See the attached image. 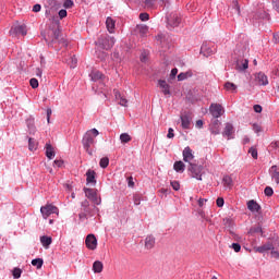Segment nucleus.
Wrapping results in <instances>:
<instances>
[{
  "label": "nucleus",
  "mask_w": 279,
  "mask_h": 279,
  "mask_svg": "<svg viewBox=\"0 0 279 279\" xmlns=\"http://www.w3.org/2000/svg\"><path fill=\"white\" fill-rule=\"evenodd\" d=\"M84 193H85L87 199H92L93 197H95L97 195V190L84 187Z\"/></svg>",
  "instance_id": "obj_33"
},
{
  "label": "nucleus",
  "mask_w": 279,
  "mask_h": 279,
  "mask_svg": "<svg viewBox=\"0 0 279 279\" xmlns=\"http://www.w3.org/2000/svg\"><path fill=\"white\" fill-rule=\"evenodd\" d=\"M189 77H193V72L187 71V72H181L178 75V81L179 82H184V80H189Z\"/></svg>",
  "instance_id": "obj_34"
},
{
  "label": "nucleus",
  "mask_w": 279,
  "mask_h": 279,
  "mask_svg": "<svg viewBox=\"0 0 279 279\" xmlns=\"http://www.w3.org/2000/svg\"><path fill=\"white\" fill-rule=\"evenodd\" d=\"M106 25L109 34H114L116 22L112 17H107Z\"/></svg>",
  "instance_id": "obj_31"
},
{
  "label": "nucleus",
  "mask_w": 279,
  "mask_h": 279,
  "mask_svg": "<svg viewBox=\"0 0 279 279\" xmlns=\"http://www.w3.org/2000/svg\"><path fill=\"white\" fill-rule=\"evenodd\" d=\"M173 169L174 171H177V173H184V169H186V166L183 161H175L173 165Z\"/></svg>",
  "instance_id": "obj_30"
},
{
  "label": "nucleus",
  "mask_w": 279,
  "mask_h": 279,
  "mask_svg": "<svg viewBox=\"0 0 279 279\" xmlns=\"http://www.w3.org/2000/svg\"><path fill=\"white\" fill-rule=\"evenodd\" d=\"M90 202H93L96 206H99V204H101V198L97 197V194H96V196L93 197Z\"/></svg>",
  "instance_id": "obj_53"
},
{
  "label": "nucleus",
  "mask_w": 279,
  "mask_h": 279,
  "mask_svg": "<svg viewBox=\"0 0 279 279\" xmlns=\"http://www.w3.org/2000/svg\"><path fill=\"white\" fill-rule=\"evenodd\" d=\"M40 213L44 219H47L50 215H58L59 210L58 207L53 205H46L40 208Z\"/></svg>",
  "instance_id": "obj_10"
},
{
  "label": "nucleus",
  "mask_w": 279,
  "mask_h": 279,
  "mask_svg": "<svg viewBox=\"0 0 279 279\" xmlns=\"http://www.w3.org/2000/svg\"><path fill=\"white\" fill-rule=\"evenodd\" d=\"M154 245H156V238L153 235H148L145 239V247L146 250H153Z\"/></svg>",
  "instance_id": "obj_25"
},
{
  "label": "nucleus",
  "mask_w": 279,
  "mask_h": 279,
  "mask_svg": "<svg viewBox=\"0 0 279 279\" xmlns=\"http://www.w3.org/2000/svg\"><path fill=\"white\" fill-rule=\"evenodd\" d=\"M28 149L29 151H36V149H38V143L36 140L32 137L28 138Z\"/></svg>",
  "instance_id": "obj_35"
},
{
  "label": "nucleus",
  "mask_w": 279,
  "mask_h": 279,
  "mask_svg": "<svg viewBox=\"0 0 279 279\" xmlns=\"http://www.w3.org/2000/svg\"><path fill=\"white\" fill-rule=\"evenodd\" d=\"M40 10H41L40 4H35V5L33 7V12H40Z\"/></svg>",
  "instance_id": "obj_64"
},
{
  "label": "nucleus",
  "mask_w": 279,
  "mask_h": 279,
  "mask_svg": "<svg viewBox=\"0 0 279 279\" xmlns=\"http://www.w3.org/2000/svg\"><path fill=\"white\" fill-rule=\"evenodd\" d=\"M60 23L54 24L51 29L48 32V36L50 38L45 37L46 43H48V47H53V45H61L62 47H68L66 40L64 38L60 39Z\"/></svg>",
  "instance_id": "obj_1"
},
{
  "label": "nucleus",
  "mask_w": 279,
  "mask_h": 279,
  "mask_svg": "<svg viewBox=\"0 0 279 279\" xmlns=\"http://www.w3.org/2000/svg\"><path fill=\"white\" fill-rule=\"evenodd\" d=\"M271 179L275 180L276 184H279V168L278 166H271L270 168Z\"/></svg>",
  "instance_id": "obj_24"
},
{
  "label": "nucleus",
  "mask_w": 279,
  "mask_h": 279,
  "mask_svg": "<svg viewBox=\"0 0 279 279\" xmlns=\"http://www.w3.org/2000/svg\"><path fill=\"white\" fill-rule=\"evenodd\" d=\"M271 250H274V243L271 242H266L262 246L254 247V251L257 252L258 254H265V252H269Z\"/></svg>",
  "instance_id": "obj_16"
},
{
  "label": "nucleus",
  "mask_w": 279,
  "mask_h": 279,
  "mask_svg": "<svg viewBox=\"0 0 279 279\" xmlns=\"http://www.w3.org/2000/svg\"><path fill=\"white\" fill-rule=\"evenodd\" d=\"M167 23L169 27H179L182 23V17L178 13H170L167 17Z\"/></svg>",
  "instance_id": "obj_11"
},
{
  "label": "nucleus",
  "mask_w": 279,
  "mask_h": 279,
  "mask_svg": "<svg viewBox=\"0 0 279 279\" xmlns=\"http://www.w3.org/2000/svg\"><path fill=\"white\" fill-rule=\"evenodd\" d=\"M120 141L121 143L125 144V143H130L132 141V136H130V134L128 133H122L120 135Z\"/></svg>",
  "instance_id": "obj_38"
},
{
  "label": "nucleus",
  "mask_w": 279,
  "mask_h": 279,
  "mask_svg": "<svg viewBox=\"0 0 279 279\" xmlns=\"http://www.w3.org/2000/svg\"><path fill=\"white\" fill-rule=\"evenodd\" d=\"M56 167L62 168L64 166V160L56 159L54 161Z\"/></svg>",
  "instance_id": "obj_54"
},
{
  "label": "nucleus",
  "mask_w": 279,
  "mask_h": 279,
  "mask_svg": "<svg viewBox=\"0 0 279 279\" xmlns=\"http://www.w3.org/2000/svg\"><path fill=\"white\" fill-rule=\"evenodd\" d=\"M226 202L223 201V197H218L217 201H216V204L218 206V208H223V204Z\"/></svg>",
  "instance_id": "obj_48"
},
{
  "label": "nucleus",
  "mask_w": 279,
  "mask_h": 279,
  "mask_svg": "<svg viewBox=\"0 0 279 279\" xmlns=\"http://www.w3.org/2000/svg\"><path fill=\"white\" fill-rule=\"evenodd\" d=\"M205 202H208V199H206V198H199L198 199V206H199V208H203L204 207V203Z\"/></svg>",
  "instance_id": "obj_62"
},
{
  "label": "nucleus",
  "mask_w": 279,
  "mask_h": 279,
  "mask_svg": "<svg viewBox=\"0 0 279 279\" xmlns=\"http://www.w3.org/2000/svg\"><path fill=\"white\" fill-rule=\"evenodd\" d=\"M250 66V61L247 59H242L236 61L235 69L236 71H245Z\"/></svg>",
  "instance_id": "obj_21"
},
{
  "label": "nucleus",
  "mask_w": 279,
  "mask_h": 279,
  "mask_svg": "<svg viewBox=\"0 0 279 279\" xmlns=\"http://www.w3.org/2000/svg\"><path fill=\"white\" fill-rule=\"evenodd\" d=\"M40 243L46 250H49V245L53 243V240L51 239V236L43 235L40 236Z\"/></svg>",
  "instance_id": "obj_26"
},
{
  "label": "nucleus",
  "mask_w": 279,
  "mask_h": 279,
  "mask_svg": "<svg viewBox=\"0 0 279 279\" xmlns=\"http://www.w3.org/2000/svg\"><path fill=\"white\" fill-rule=\"evenodd\" d=\"M233 8H235L238 14H241V7L239 5V0H233Z\"/></svg>",
  "instance_id": "obj_49"
},
{
  "label": "nucleus",
  "mask_w": 279,
  "mask_h": 279,
  "mask_svg": "<svg viewBox=\"0 0 279 279\" xmlns=\"http://www.w3.org/2000/svg\"><path fill=\"white\" fill-rule=\"evenodd\" d=\"M221 122L219 120H214V122L209 125V130L211 134H219L221 132Z\"/></svg>",
  "instance_id": "obj_22"
},
{
  "label": "nucleus",
  "mask_w": 279,
  "mask_h": 279,
  "mask_svg": "<svg viewBox=\"0 0 279 279\" xmlns=\"http://www.w3.org/2000/svg\"><path fill=\"white\" fill-rule=\"evenodd\" d=\"M156 0H144L146 8H154Z\"/></svg>",
  "instance_id": "obj_51"
},
{
  "label": "nucleus",
  "mask_w": 279,
  "mask_h": 279,
  "mask_svg": "<svg viewBox=\"0 0 279 279\" xmlns=\"http://www.w3.org/2000/svg\"><path fill=\"white\" fill-rule=\"evenodd\" d=\"M225 89L230 90L231 93H236V85L234 83L227 82L225 83Z\"/></svg>",
  "instance_id": "obj_37"
},
{
  "label": "nucleus",
  "mask_w": 279,
  "mask_h": 279,
  "mask_svg": "<svg viewBox=\"0 0 279 279\" xmlns=\"http://www.w3.org/2000/svg\"><path fill=\"white\" fill-rule=\"evenodd\" d=\"M271 149H279V141L270 143Z\"/></svg>",
  "instance_id": "obj_60"
},
{
  "label": "nucleus",
  "mask_w": 279,
  "mask_h": 279,
  "mask_svg": "<svg viewBox=\"0 0 279 279\" xmlns=\"http://www.w3.org/2000/svg\"><path fill=\"white\" fill-rule=\"evenodd\" d=\"M134 32L135 34H137V36H141V38H145V36L149 34V26L145 24H140L135 27Z\"/></svg>",
  "instance_id": "obj_14"
},
{
  "label": "nucleus",
  "mask_w": 279,
  "mask_h": 279,
  "mask_svg": "<svg viewBox=\"0 0 279 279\" xmlns=\"http://www.w3.org/2000/svg\"><path fill=\"white\" fill-rule=\"evenodd\" d=\"M85 245L87 250H97V238L95 236V234L90 233L86 236Z\"/></svg>",
  "instance_id": "obj_13"
},
{
  "label": "nucleus",
  "mask_w": 279,
  "mask_h": 279,
  "mask_svg": "<svg viewBox=\"0 0 279 279\" xmlns=\"http://www.w3.org/2000/svg\"><path fill=\"white\" fill-rule=\"evenodd\" d=\"M59 19H66V10H64V9H61L60 11H59Z\"/></svg>",
  "instance_id": "obj_55"
},
{
  "label": "nucleus",
  "mask_w": 279,
  "mask_h": 279,
  "mask_svg": "<svg viewBox=\"0 0 279 279\" xmlns=\"http://www.w3.org/2000/svg\"><path fill=\"white\" fill-rule=\"evenodd\" d=\"M94 207H90V203L88 202V199H84L81 203V213L78 214V219L80 221H84V219H88V217H93V209Z\"/></svg>",
  "instance_id": "obj_4"
},
{
  "label": "nucleus",
  "mask_w": 279,
  "mask_h": 279,
  "mask_svg": "<svg viewBox=\"0 0 279 279\" xmlns=\"http://www.w3.org/2000/svg\"><path fill=\"white\" fill-rule=\"evenodd\" d=\"M75 66H77V57L73 56L71 57L70 68L75 69Z\"/></svg>",
  "instance_id": "obj_45"
},
{
  "label": "nucleus",
  "mask_w": 279,
  "mask_h": 279,
  "mask_svg": "<svg viewBox=\"0 0 279 279\" xmlns=\"http://www.w3.org/2000/svg\"><path fill=\"white\" fill-rule=\"evenodd\" d=\"M74 3L73 0H65L63 3V8L71 9L73 8Z\"/></svg>",
  "instance_id": "obj_46"
},
{
  "label": "nucleus",
  "mask_w": 279,
  "mask_h": 279,
  "mask_svg": "<svg viewBox=\"0 0 279 279\" xmlns=\"http://www.w3.org/2000/svg\"><path fill=\"white\" fill-rule=\"evenodd\" d=\"M97 172L95 170H87L86 172V183L87 184H97Z\"/></svg>",
  "instance_id": "obj_17"
},
{
  "label": "nucleus",
  "mask_w": 279,
  "mask_h": 279,
  "mask_svg": "<svg viewBox=\"0 0 279 279\" xmlns=\"http://www.w3.org/2000/svg\"><path fill=\"white\" fill-rule=\"evenodd\" d=\"M148 19H149V14L148 13H141L140 14V20L147 21Z\"/></svg>",
  "instance_id": "obj_57"
},
{
  "label": "nucleus",
  "mask_w": 279,
  "mask_h": 279,
  "mask_svg": "<svg viewBox=\"0 0 279 279\" xmlns=\"http://www.w3.org/2000/svg\"><path fill=\"white\" fill-rule=\"evenodd\" d=\"M222 184H223V186H226V189H232V186H234V182L232 181V177L225 175L222 178Z\"/></svg>",
  "instance_id": "obj_28"
},
{
  "label": "nucleus",
  "mask_w": 279,
  "mask_h": 279,
  "mask_svg": "<svg viewBox=\"0 0 279 279\" xmlns=\"http://www.w3.org/2000/svg\"><path fill=\"white\" fill-rule=\"evenodd\" d=\"M232 250H234V252H241V244H239V243H233V244H232Z\"/></svg>",
  "instance_id": "obj_56"
},
{
  "label": "nucleus",
  "mask_w": 279,
  "mask_h": 279,
  "mask_svg": "<svg viewBox=\"0 0 279 279\" xmlns=\"http://www.w3.org/2000/svg\"><path fill=\"white\" fill-rule=\"evenodd\" d=\"M89 76L92 77L93 82H99V80H104V74L98 70L92 71Z\"/></svg>",
  "instance_id": "obj_27"
},
{
  "label": "nucleus",
  "mask_w": 279,
  "mask_h": 279,
  "mask_svg": "<svg viewBox=\"0 0 279 279\" xmlns=\"http://www.w3.org/2000/svg\"><path fill=\"white\" fill-rule=\"evenodd\" d=\"M194 158H195V155H193V149H191V147L186 146L183 149V160H184V162H189V165H191V162Z\"/></svg>",
  "instance_id": "obj_15"
},
{
  "label": "nucleus",
  "mask_w": 279,
  "mask_h": 279,
  "mask_svg": "<svg viewBox=\"0 0 279 279\" xmlns=\"http://www.w3.org/2000/svg\"><path fill=\"white\" fill-rule=\"evenodd\" d=\"M9 34L13 38H16V36H27V26L26 25L12 26Z\"/></svg>",
  "instance_id": "obj_7"
},
{
  "label": "nucleus",
  "mask_w": 279,
  "mask_h": 279,
  "mask_svg": "<svg viewBox=\"0 0 279 279\" xmlns=\"http://www.w3.org/2000/svg\"><path fill=\"white\" fill-rule=\"evenodd\" d=\"M209 112L214 119H219V117H223L226 110L223 109V106L219 104H211L209 107Z\"/></svg>",
  "instance_id": "obj_8"
},
{
  "label": "nucleus",
  "mask_w": 279,
  "mask_h": 279,
  "mask_svg": "<svg viewBox=\"0 0 279 279\" xmlns=\"http://www.w3.org/2000/svg\"><path fill=\"white\" fill-rule=\"evenodd\" d=\"M44 263L43 258H35L32 260L33 267H37V269H43Z\"/></svg>",
  "instance_id": "obj_36"
},
{
  "label": "nucleus",
  "mask_w": 279,
  "mask_h": 279,
  "mask_svg": "<svg viewBox=\"0 0 279 279\" xmlns=\"http://www.w3.org/2000/svg\"><path fill=\"white\" fill-rule=\"evenodd\" d=\"M274 8L277 12H279V0H272Z\"/></svg>",
  "instance_id": "obj_63"
},
{
  "label": "nucleus",
  "mask_w": 279,
  "mask_h": 279,
  "mask_svg": "<svg viewBox=\"0 0 279 279\" xmlns=\"http://www.w3.org/2000/svg\"><path fill=\"white\" fill-rule=\"evenodd\" d=\"M270 256L271 258H275L276 260H279V251H276V247H274L272 250H270Z\"/></svg>",
  "instance_id": "obj_43"
},
{
  "label": "nucleus",
  "mask_w": 279,
  "mask_h": 279,
  "mask_svg": "<svg viewBox=\"0 0 279 279\" xmlns=\"http://www.w3.org/2000/svg\"><path fill=\"white\" fill-rule=\"evenodd\" d=\"M46 157L48 160H53L56 158V148L51 145V143H47L45 146Z\"/></svg>",
  "instance_id": "obj_18"
},
{
  "label": "nucleus",
  "mask_w": 279,
  "mask_h": 279,
  "mask_svg": "<svg viewBox=\"0 0 279 279\" xmlns=\"http://www.w3.org/2000/svg\"><path fill=\"white\" fill-rule=\"evenodd\" d=\"M113 95L116 97V99L119 101L120 106H124V108H126L128 106V98L123 97L121 95V92H119L118 89H113Z\"/></svg>",
  "instance_id": "obj_20"
},
{
  "label": "nucleus",
  "mask_w": 279,
  "mask_h": 279,
  "mask_svg": "<svg viewBox=\"0 0 279 279\" xmlns=\"http://www.w3.org/2000/svg\"><path fill=\"white\" fill-rule=\"evenodd\" d=\"M248 154H251L252 158H254V160L258 159V150L255 147H251L248 149Z\"/></svg>",
  "instance_id": "obj_40"
},
{
  "label": "nucleus",
  "mask_w": 279,
  "mask_h": 279,
  "mask_svg": "<svg viewBox=\"0 0 279 279\" xmlns=\"http://www.w3.org/2000/svg\"><path fill=\"white\" fill-rule=\"evenodd\" d=\"M28 130H29V134H36V126H34V124H32V121L28 122Z\"/></svg>",
  "instance_id": "obj_47"
},
{
  "label": "nucleus",
  "mask_w": 279,
  "mask_h": 279,
  "mask_svg": "<svg viewBox=\"0 0 279 279\" xmlns=\"http://www.w3.org/2000/svg\"><path fill=\"white\" fill-rule=\"evenodd\" d=\"M214 52H215V50L211 48H208L207 45H203L201 47V53H203V56H205V58H208V56H213Z\"/></svg>",
  "instance_id": "obj_32"
},
{
  "label": "nucleus",
  "mask_w": 279,
  "mask_h": 279,
  "mask_svg": "<svg viewBox=\"0 0 279 279\" xmlns=\"http://www.w3.org/2000/svg\"><path fill=\"white\" fill-rule=\"evenodd\" d=\"M264 193L266 197H271V195H274V189H271V186H266Z\"/></svg>",
  "instance_id": "obj_42"
},
{
  "label": "nucleus",
  "mask_w": 279,
  "mask_h": 279,
  "mask_svg": "<svg viewBox=\"0 0 279 279\" xmlns=\"http://www.w3.org/2000/svg\"><path fill=\"white\" fill-rule=\"evenodd\" d=\"M29 84L32 88H38V80L37 78H31Z\"/></svg>",
  "instance_id": "obj_50"
},
{
  "label": "nucleus",
  "mask_w": 279,
  "mask_h": 279,
  "mask_svg": "<svg viewBox=\"0 0 279 279\" xmlns=\"http://www.w3.org/2000/svg\"><path fill=\"white\" fill-rule=\"evenodd\" d=\"M173 136H175V134H173V129L170 128V129L168 130L167 138H173Z\"/></svg>",
  "instance_id": "obj_61"
},
{
  "label": "nucleus",
  "mask_w": 279,
  "mask_h": 279,
  "mask_svg": "<svg viewBox=\"0 0 279 279\" xmlns=\"http://www.w3.org/2000/svg\"><path fill=\"white\" fill-rule=\"evenodd\" d=\"M181 119V128L183 130H191V125L193 123V113L185 111L180 116Z\"/></svg>",
  "instance_id": "obj_6"
},
{
  "label": "nucleus",
  "mask_w": 279,
  "mask_h": 279,
  "mask_svg": "<svg viewBox=\"0 0 279 279\" xmlns=\"http://www.w3.org/2000/svg\"><path fill=\"white\" fill-rule=\"evenodd\" d=\"M99 136V131L97 129H92L87 131L82 140L83 147L88 156H93L92 145H95V137Z\"/></svg>",
  "instance_id": "obj_2"
},
{
  "label": "nucleus",
  "mask_w": 279,
  "mask_h": 279,
  "mask_svg": "<svg viewBox=\"0 0 279 279\" xmlns=\"http://www.w3.org/2000/svg\"><path fill=\"white\" fill-rule=\"evenodd\" d=\"M93 271L94 274H101V271H104V263H101L100 260L94 262Z\"/></svg>",
  "instance_id": "obj_29"
},
{
  "label": "nucleus",
  "mask_w": 279,
  "mask_h": 279,
  "mask_svg": "<svg viewBox=\"0 0 279 279\" xmlns=\"http://www.w3.org/2000/svg\"><path fill=\"white\" fill-rule=\"evenodd\" d=\"M253 131L255 134H260V132H263V128L260 125H258L257 123H254Z\"/></svg>",
  "instance_id": "obj_44"
},
{
  "label": "nucleus",
  "mask_w": 279,
  "mask_h": 279,
  "mask_svg": "<svg viewBox=\"0 0 279 279\" xmlns=\"http://www.w3.org/2000/svg\"><path fill=\"white\" fill-rule=\"evenodd\" d=\"M187 171H190L192 178L202 180V171H204V166L190 162Z\"/></svg>",
  "instance_id": "obj_5"
},
{
  "label": "nucleus",
  "mask_w": 279,
  "mask_h": 279,
  "mask_svg": "<svg viewBox=\"0 0 279 279\" xmlns=\"http://www.w3.org/2000/svg\"><path fill=\"white\" fill-rule=\"evenodd\" d=\"M222 136H225V138L228 141H232V138H234V125H232V123L227 122L225 124Z\"/></svg>",
  "instance_id": "obj_12"
},
{
  "label": "nucleus",
  "mask_w": 279,
  "mask_h": 279,
  "mask_svg": "<svg viewBox=\"0 0 279 279\" xmlns=\"http://www.w3.org/2000/svg\"><path fill=\"white\" fill-rule=\"evenodd\" d=\"M253 109H254V111L257 112V113L263 112V107H262L260 105H255V106L253 107Z\"/></svg>",
  "instance_id": "obj_59"
},
{
  "label": "nucleus",
  "mask_w": 279,
  "mask_h": 279,
  "mask_svg": "<svg viewBox=\"0 0 279 279\" xmlns=\"http://www.w3.org/2000/svg\"><path fill=\"white\" fill-rule=\"evenodd\" d=\"M158 84L163 95H171V86L167 83V81L159 80Z\"/></svg>",
  "instance_id": "obj_19"
},
{
  "label": "nucleus",
  "mask_w": 279,
  "mask_h": 279,
  "mask_svg": "<svg viewBox=\"0 0 279 279\" xmlns=\"http://www.w3.org/2000/svg\"><path fill=\"white\" fill-rule=\"evenodd\" d=\"M108 165H110V159L108 157H102L99 161L101 169H107Z\"/></svg>",
  "instance_id": "obj_39"
},
{
  "label": "nucleus",
  "mask_w": 279,
  "mask_h": 279,
  "mask_svg": "<svg viewBox=\"0 0 279 279\" xmlns=\"http://www.w3.org/2000/svg\"><path fill=\"white\" fill-rule=\"evenodd\" d=\"M251 232H255V233H260V234H263V228L262 227H255V228H253V229H251Z\"/></svg>",
  "instance_id": "obj_58"
},
{
  "label": "nucleus",
  "mask_w": 279,
  "mask_h": 279,
  "mask_svg": "<svg viewBox=\"0 0 279 279\" xmlns=\"http://www.w3.org/2000/svg\"><path fill=\"white\" fill-rule=\"evenodd\" d=\"M247 208L251 213H260V205L254 199L247 202Z\"/></svg>",
  "instance_id": "obj_23"
},
{
  "label": "nucleus",
  "mask_w": 279,
  "mask_h": 279,
  "mask_svg": "<svg viewBox=\"0 0 279 279\" xmlns=\"http://www.w3.org/2000/svg\"><path fill=\"white\" fill-rule=\"evenodd\" d=\"M96 45L100 49H105V51H109V49H112V47H114V37H111L108 34L100 35V37L96 41Z\"/></svg>",
  "instance_id": "obj_3"
},
{
  "label": "nucleus",
  "mask_w": 279,
  "mask_h": 279,
  "mask_svg": "<svg viewBox=\"0 0 279 279\" xmlns=\"http://www.w3.org/2000/svg\"><path fill=\"white\" fill-rule=\"evenodd\" d=\"M22 274H23V270H21V268H14L12 271L13 278H15V279L21 278Z\"/></svg>",
  "instance_id": "obj_41"
},
{
  "label": "nucleus",
  "mask_w": 279,
  "mask_h": 279,
  "mask_svg": "<svg viewBox=\"0 0 279 279\" xmlns=\"http://www.w3.org/2000/svg\"><path fill=\"white\" fill-rule=\"evenodd\" d=\"M253 82L255 86H267V84H269V78L264 72H258L254 74Z\"/></svg>",
  "instance_id": "obj_9"
},
{
  "label": "nucleus",
  "mask_w": 279,
  "mask_h": 279,
  "mask_svg": "<svg viewBox=\"0 0 279 279\" xmlns=\"http://www.w3.org/2000/svg\"><path fill=\"white\" fill-rule=\"evenodd\" d=\"M171 186H172L173 191H178L180 189V182L171 181Z\"/></svg>",
  "instance_id": "obj_52"
}]
</instances>
